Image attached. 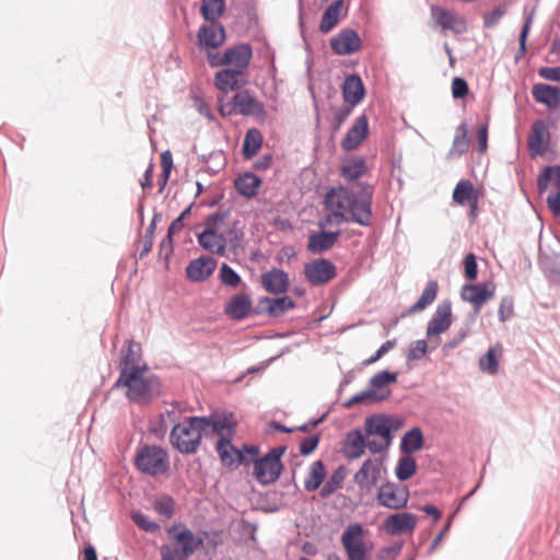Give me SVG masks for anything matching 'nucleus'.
Listing matches in <instances>:
<instances>
[{"instance_id":"4d7b16f0","label":"nucleus","mask_w":560,"mask_h":560,"mask_svg":"<svg viewBox=\"0 0 560 560\" xmlns=\"http://www.w3.org/2000/svg\"><path fill=\"white\" fill-rule=\"evenodd\" d=\"M428 352V342L425 340H417L411 343L407 358L408 360H419Z\"/></svg>"},{"instance_id":"a19ab883","label":"nucleus","mask_w":560,"mask_h":560,"mask_svg":"<svg viewBox=\"0 0 560 560\" xmlns=\"http://www.w3.org/2000/svg\"><path fill=\"white\" fill-rule=\"evenodd\" d=\"M469 138H468V128L465 122L460 124L456 130L455 136L452 142V147L450 149L451 158H458L463 155L469 149Z\"/></svg>"},{"instance_id":"ea45409f","label":"nucleus","mask_w":560,"mask_h":560,"mask_svg":"<svg viewBox=\"0 0 560 560\" xmlns=\"http://www.w3.org/2000/svg\"><path fill=\"white\" fill-rule=\"evenodd\" d=\"M343 0H336L324 11L319 30L322 33H329L339 22Z\"/></svg>"},{"instance_id":"423d86ee","label":"nucleus","mask_w":560,"mask_h":560,"mask_svg":"<svg viewBox=\"0 0 560 560\" xmlns=\"http://www.w3.org/2000/svg\"><path fill=\"white\" fill-rule=\"evenodd\" d=\"M284 447H275L270 450L260 459L254 460V476L261 485L275 482L282 470L281 456Z\"/></svg>"},{"instance_id":"4be33fe9","label":"nucleus","mask_w":560,"mask_h":560,"mask_svg":"<svg viewBox=\"0 0 560 560\" xmlns=\"http://www.w3.org/2000/svg\"><path fill=\"white\" fill-rule=\"evenodd\" d=\"M416 526L417 516L408 512L392 514L383 522L384 530L392 536L412 533Z\"/></svg>"},{"instance_id":"8fccbe9b","label":"nucleus","mask_w":560,"mask_h":560,"mask_svg":"<svg viewBox=\"0 0 560 560\" xmlns=\"http://www.w3.org/2000/svg\"><path fill=\"white\" fill-rule=\"evenodd\" d=\"M161 167L162 172L158 177L159 192H162L166 186L173 168V155L170 151L161 153Z\"/></svg>"},{"instance_id":"5fc2aeb1","label":"nucleus","mask_w":560,"mask_h":560,"mask_svg":"<svg viewBox=\"0 0 560 560\" xmlns=\"http://www.w3.org/2000/svg\"><path fill=\"white\" fill-rule=\"evenodd\" d=\"M132 520L137 524V526L149 533H155L160 528L159 524H156L148 515L141 512L133 513Z\"/></svg>"},{"instance_id":"f704fd0d","label":"nucleus","mask_w":560,"mask_h":560,"mask_svg":"<svg viewBox=\"0 0 560 560\" xmlns=\"http://www.w3.org/2000/svg\"><path fill=\"white\" fill-rule=\"evenodd\" d=\"M252 308V300L245 294L234 295L225 306V313L233 319L245 318Z\"/></svg>"},{"instance_id":"473e14b6","label":"nucleus","mask_w":560,"mask_h":560,"mask_svg":"<svg viewBox=\"0 0 560 560\" xmlns=\"http://www.w3.org/2000/svg\"><path fill=\"white\" fill-rule=\"evenodd\" d=\"M243 74L244 72L232 68L223 69L215 73L214 84L217 89L224 93L236 90L244 83L242 80Z\"/></svg>"},{"instance_id":"49530a36","label":"nucleus","mask_w":560,"mask_h":560,"mask_svg":"<svg viewBox=\"0 0 560 560\" xmlns=\"http://www.w3.org/2000/svg\"><path fill=\"white\" fill-rule=\"evenodd\" d=\"M326 476L325 466L322 460L311 465L308 475L305 478L304 487L307 491H315L319 488Z\"/></svg>"},{"instance_id":"72a5a7b5","label":"nucleus","mask_w":560,"mask_h":560,"mask_svg":"<svg viewBox=\"0 0 560 560\" xmlns=\"http://www.w3.org/2000/svg\"><path fill=\"white\" fill-rule=\"evenodd\" d=\"M393 429V421L388 417L378 416L370 417L365 420V433L368 436L377 435L381 439H385L390 443L392 435L390 430Z\"/></svg>"},{"instance_id":"9d476101","label":"nucleus","mask_w":560,"mask_h":560,"mask_svg":"<svg viewBox=\"0 0 560 560\" xmlns=\"http://www.w3.org/2000/svg\"><path fill=\"white\" fill-rule=\"evenodd\" d=\"M232 440L219 439L217 442V452L221 463L226 467H237L242 464H248L250 458L254 459L258 455V447L254 445H244L243 450L236 448L231 443Z\"/></svg>"},{"instance_id":"1a4fd4ad","label":"nucleus","mask_w":560,"mask_h":560,"mask_svg":"<svg viewBox=\"0 0 560 560\" xmlns=\"http://www.w3.org/2000/svg\"><path fill=\"white\" fill-rule=\"evenodd\" d=\"M253 52L248 45H238L229 48L222 56L208 52V61L211 67L232 66V69L244 72L247 68Z\"/></svg>"},{"instance_id":"79ce46f5","label":"nucleus","mask_w":560,"mask_h":560,"mask_svg":"<svg viewBox=\"0 0 560 560\" xmlns=\"http://www.w3.org/2000/svg\"><path fill=\"white\" fill-rule=\"evenodd\" d=\"M261 184V179L252 173H246L238 176L235 180V187L237 191L246 197H253L257 194V190Z\"/></svg>"},{"instance_id":"a878e982","label":"nucleus","mask_w":560,"mask_h":560,"mask_svg":"<svg viewBox=\"0 0 560 560\" xmlns=\"http://www.w3.org/2000/svg\"><path fill=\"white\" fill-rule=\"evenodd\" d=\"M217 267V261L210 256H201L191 260L186 267V276L194 282L208 279Z\"/></svg>"},{"instance_id":"9b49d317","label":"nucleus","mask_w":560,"mask_h":560,"mask_svg":"<svg viewBox=\"0 0 560 560\" xmlns=\"http://www.w3.org/2000/svg\"><path fill=\"white\" fill-rule=\"evenodd\" d=\"M341 544L348 560H368V548L364 542L362 525L358 523L350 524L341 536Z\"/></svg>"},{"instance_id":"ddd939ff","label":"nucleus","mask_w":560,"mask_h":560,"mask_svg":"<svg viewBox=\"0 0 560 560\" xmlns=\"http://www.w3.org/2000/svg\"><path fill=\"white\" fill-rule=\"evenodd\" d=\"M306 280L313 285L328 283L337 276L336 266L328 259H315L304 266Z\"/></svg>"},{"instance_id":"f3484780","label":"nucleus","mask_w":560,"mask_h":560,"mask_svg":"<svg viewBox=\"0 0 560 560\" xmlns=\"http://www.w3.org/2000/svg\"><path fill=\"white\" fill-rule=\"evenodd\" d=\"M409 499V491L400 488L395 483H384L377 492V502L380 505L390 510H399L405 508Z\"/></svg>"},{"instance_id":"f257e3e1","label":"nucleus","mask_w":560,"mask_h":560,"mask_svg":"<svg viewBox=\"0 0 560 560\" xmlns=\"http://www.w3.org/2000/svg\"><path fill=\"white\" fill-rule=\"evenodd\" d=\"M115 385L125 387L127 398L140 405L149 404L161 394L160 381L149 372L147 365L121 369Z\"/></svg>"},{"instance_id":"3c124183","label":"nucleus","mask_w":560,"mask_h":560,"mask_svg":"<svg viewBox=\"0 0 560 560\" xmlns=\"http://www.w3.org/2000/svg\"><path fill=\"white\" fill-rule=\"evenodd\" d=\"M140 352H141L140 345L135 341H129L127 352L124 354V357L121 359V364H122L121 369H127L128 366L141 368L138 364L139 360H140Z\"/></svg>"},{"instance_id":"393cba45","label":"nucleus","mask_w":560,"mask_h":560,"mask_svg":"<svg viewBox=\"0 0 560 560\" xmlns=\"http://www.w3.org/2000/svg\"><path fill=\"white\" fill-rule=\"evenodd\" d=\"M369 136V120L365 115L355 118L354 122L341 140V148L345 151L358 149Z\"/></svg>"},{"instance_id":"7c9ffc66","label":"nucleus","mask_w":560,"mask_h":560,"mask_svg":"<svg viewBox=\"0 0 560 560\" xmlns=\"http://www.w3.org/2000/svg\"><path fill=\"white\" fill-rule=\"evenodd\" d=\"M532 94L534 100L546 105L548 108H557L560 104V89L558 86L538 83L533 86Z\"/></svg>"},{"instance_id":"f8f14e48","label":"nucleus","mask_w":560,"mask_h":560,"mask_svg":"<svg viewBox=\"0 0 560 560\" xmlns=\"http://www.w3.org/2000/svg\"><path fill=\"white\" fill-rule=\"evenodd\" d=\"M207 223L211 229L228 242H237L243 237V225L231 218V212H217L210 215Z\"/></svg>"},{"instance_id":"13d9d810","label":"nucleus","mask_w":560,"mask_h":560,"mask_svg":"<svg viewBox=\"0 0 560 560\" xmlns=\"http://www.w3.org/2000/svg\"><path fill=\"white\" fill-rule=\"evenodd\" d=\"M389 444L390 443H388L387 440L381 439L377 435H374V436L366 435L365 446L369 448V451L371 453H374V454L381 453V452L385 451L389 446Z\"/></svg>"},{"instance_id":"aec40b11","label":"nucleus","mask_w":560,"mask_h":560,"mask_svg":"<svg viewBox=\"0 0 560 560\" xmlns=\"http://www.w3.org/2000/svg\"><path fill=\"white\" fill-rule=\"evenodd\" d=\"M482 191L477 188L469 179H460L454 190L453 200L459 207H467L470 210H477L478 200Z\"/></svg>"},{"instance_id":"f03ea898","label":"nucleus","mask_w":560,"mask_h":560,"mask_svg":"<svg viewBox=\"0 0 560 560\" xmlns=\"http://www.w3.org/2000/svg\"><path fill=\"white\" fill-rule=\"evenodd\" d=\"M206 423V417H189L175 424L170 434L172 446L183 454H195L200 446Z\"/></svg>"},{"instance_id":"6e6d98bb","label":"nucleus","mask_w":560,"mask_h":560,"mask_svg":"<svg viewBox=\"0 0 560 560\" xmlns=\"http://www.w3.org/2000/svg\"><path fill=\"white\" fill-rule=\"evenodd\" d=\"M221 281L230 287H236L241 282L240 276L226 264H223L220 270Z\"/></svg>"},{"instance_id":"c03bdc74","label":"nucleus","mask_w":560,"mask_h":560,"mask_svg":"<svg viewBox=\"0 0 560 560\" xmlns=\"http://www.w3.org/2000/svg\"><path fill=\"white\" fill-rule=\"evenodd\" d=\"M225 10V0H202L200 12L208 22H217Z\"/></svg>"},{"instance_id":"09e8293b","label":"nucleus","mask_w":560,"mask_h":560,"mask_svg":"<svg viewBox=\"0 0 560 560\" xmlns=\"http://www.w3.org/2000/svg\"><path fill=\"white\" fill-rule=\"evenodd\" d=\"M501 353V347L490 348L487 353L480 358L479 365L481 371L489 374H497L499 371L498 355Z\"/></svg>"},{"instance_id":"69168bd1","label":"nucleus","mask_w":560,"mask_h":560,"mask_svg":"<svg viewBox=\"0 0 560 560\" xmlns=\"http://www.w3.org/2000/svg\"><path fill=\"white\" fill-rule=\"evenodd\" d=\"M319 438L317 435L304 439L300 444V453L304 456L310 455L317 447Z\"/></svg>"},{"instance_id":"864d4df0","label":"nucleus","mask_w":560,"mask_h":560,"mask_svg":"<svg viewBox=\"0 0 560 560\" xmlns=\"http://www.w3.org/2000/svg\"><path fill=\"white\" fill-rule=\"evenodd\" d=\"M154 511L166 518H171L175 510V501L168 495L158 498L153 503Z\"/></svg>"},{"instance_id":"0eeeda50","label":"nucleus","mask_w":560,"mask_h":560,"mask_svg":"<svg viewBox=\"0 0 560 560\" xmlns=\"http://www.w3.org/2000/svg\"><path fill=\"white\" fill-rule=\"evenodd\" d=\"M397 381V374L388 371H382L371 378V389L354 395L348 405L352 404H370L386 399L390 392L385 386Z\"/></svg>"},{"instance_id":"a18cd8bd","label":"nucleus","mask_w":560,"mask_h":560,"mask_svg":"<svg viewBox=\"0 0 560 560\" xmlns=\"http://www.w3.org/2000/svg\"><path fill=\"white\" fill-rule=\"evenodd\" d=\"M423 444V434L419 428L407 431L401 439V451L406 454H412L419 451Z\"/></svg>"},{"instance_id":"4468645a","label":"nucleus","mask_w":560,"mask_h":560,"mask_svg":"<svg viewBox=\"0 0 560 560\" xmlns=\"http://www.w3.org/2000/svg\"><path fill=\"white\" fill-rule=\"evenodd\" d=\"M319 232L310 234L306 248L312 254H322L329 250L338 241L341 234V228L338 225H328L325 229L319 226Z\"/></svg>"},{"instance_id":"a211bd4d","label":"nucleus","mask_w":560,"mask_h":560,"mask_svg":"<svg viewBox=\"0 0 560 560\" xmlns=\"http://www.w3.org/2000/svg\"><path fill=\"white\" fill-rule=\"evenodd\" d=\"M431 15L443 31H452L456 34H462L467 30L465 18L457 14L455 11L433 4L431 5Z\"/></svg>"},{"instance_id":"c756f323","label":"nucleus","mask_w":560,"mask_h":560,"mask_svg":"<svg viewBox=\"0 0 560 560\" xmlns=\"http://www.w3.org/2000/svg\"><path fill=\"white\" fill-rule=\"evenodd\" d=\"M341 91L345 102L350 106L359 104L365 95L363 82L357 74H350L345 79Z\"/></svg>"},{"instance_id":"e433bc0d","label":"nucleus","mask_w":560,"mask_h":560,"mask_svg":"<svg viewBox=\"0 0 560 560\" xmlns=\"http://www.w3.org/2000/svg\"><path fill=\"white\" fill-rule=\"evenodd\" d=\"M368 172L365 160L361 156H351L342 161L340 174L348 180H355Z\"/></svg>"},{"instance_id":"58836bf2","label":"nucleus","mask_w":560,"mask_h":560,"mask_svg":"<svg viewBox=\"0 0 560 560\" xmlns=\"http://www.w3.org/2000/svg\"><path fill=\"white\" fill-rule=\"evenodd\" d=\"M438 292L439 283L435 280L429 281L423 289L419 300L409 307L407 314L410 315L425 310L435 301Z\"/></svg>"},{"instance_id":"6e6552de","label":"nucleus","mask_w":560,"mask_h":560,"mask_svg":"<svg viewBox=\"0 0 560 560\" xmlns=\"http://www.w3.org/2000/svg\"><path fill=\"white\" fill-rule=\"evenodd\" d=\"M454 320L452 302L444 300L439 303L432 317L428 322L425 335L433 348H436L440 342V336L446 332L452 326Z\"/></svg>"},{"instance_id":"0e129e2a","label":"nucleus","mask_w":560,"mask_h":560,"mask_svg":"<svg viewBox=\"0 0 560 560\" xmlns=\"http://www.w3.org/2000/svg\"><path fill=\"white\" fill-rule=\"evenodd\" d=\"M538 74L545 80L560 82V66L542 67L538 70Z\"/></svg>"},{"instance_id":"37998d69","label":"nucleus","mask_w":560,"mask_h":560,"mask_svg":"<svg viewBox=\"0 0 560 560\" xmlns=\"http://www.w3.org/2000/svg\"><path fill=\"white\" fill-rule=\"evenodd\" d=\"M262 144V136L258 129H249L243 141V154L245 159L254 158L260 150Z\"/></svg>"},{"instance_id":"5701e85b","label":"nucleus","mask_w":560,"mask_h":560,"mask_svg":"<svg viewBox=\"0 0 560 560\" xmlns=\"http://www.w3.org/2000/svg\"><path fill=\"white\" fill-rule=\"evenodd\" d=\"M550 132L545 121L536 120L532 125L527 138V147L532 156L542 155L549 145Z\"/></svg>"},{"instance_id":"bb28decb","label":"nucleus","mask_w":560,"mask_h":560,"mask_svg":"<svg viewBox=\"0 0 560 560\" xmlns=\"http://www.w3.org/2000/svg\"><path fill=\"white\" fill-rule=\"evenodd\" d=\"M261 285L271 294H282L289 289V276L285 271L273 268L261 275Z\"/></svg>"},{"instance_id":"39448f33","label":"nucleus","mask_w":560,"mask_h":560,"mask_svg":"<svg viewBox=\"0 0 560 560\" xmlns=\"http://www.w3.org/2000/svg\"><path fill=\"white\" fill-rule=\"evenodd\" d=\"M136 467L150 476L164 474L170 466L167 453L158 446H144L137 452Z\"/></svg>"},{"instance_id":"bf43d9fd","label":"nucleus","mask_w":560,"mask_h":560,"mask_svg":"<svg viewBox=\"0 0 560 560\" xmlns=\"http://www.w3.org/2000/svg\"><path fill=\"white\" fill-rule=\"evenodd\" d=\"M513 313H514L513 299L510 296L503 298L500 302V306H499V311H498L499 319L501 322H505L512 317Z\"/></svg>"},{"instance_id":"c85d7f7f","label":"nucleus","mask_w":560,"mask_h":560,"mask_svg":"<svg viewBox=\"0 0 560 560\" xmlns=\"http://www.w3.org/2000/svg\"><path fill=\"white\" fill-rule=\"evenodd\" d=\"M198 40L202 48H217L225 40L224 28L215 22L203 25L198 32Z\"/></svg>"},{"instance_id":"2eb2a0df","label":"nucleus","mask_w":560,"mask_h":560,"mask_svg":"<svg viewBox=\"0 0 560 560\" xmlns=\"http://www.w3.org/2000/svg\"><path fill=\"white\" fill-rule=\"evenodd\" d=\"M383 462L381 459H366L361 468L354 474V482L360 489L371 492L377 485L384 472Z\"/></svg>"},{"instance_id":"cd10ccee","label":"nucleus","mask_w":560,"mask_h":560,"mask_svg":"<svg viewBox=\"0 0 560 560\" xmlns=\"http://www.w3.org/2000/svg\"><path fill=\"white\" fill-rule=\"evenodd\" d=\"M372 212H329V214L318 222V226L322 229L328 225L341 226L345 222H355L360 225H369L371 222Z\"/></svg>"},{"instance_id":"dca6fc26","label":"nucleus","mask_w":560,"mask_h":560,"mask_svg":"<svg viewBox=\"0 0 560 560\" xmlns=\"http://www.w3.org/2000/svg\"><path fill=\"white\" fill-rule=\"evenodd\" d=\"M233 109L236 114L243 116H253L259 120H265L267 112L264 104L258 101L248 90L237 92L233 96Z\"/></svg>"},{"instance_id":"e2e57ef3","label":"nucleus","mask_w":560,"mask_h":560,"mask_svg":"<svg viewBox=\"0 0 560 560\" xmlns=\"http://www.w3.org/2000/svg\"><path fill=\"white\" fill-rule=\"evenodd\" d=\"M397 341L396 339H392V340H387L386 342H384L380 348L378 350L376 351V353L372 357H370L369 359H366L364 361V363L366 365H370V364H373L375 363L376 361H378L383 355H385L389 350H392L395 346H396Z\"/></svg>"},{"instance_id":"7ed1b4c3","label":"nucleus","mask_w":560,"mask_h":560,"mask_svg":"<svg viewBox=\"0 0 560 560\" xmlns=\"http://www.w3.org/2000/svg\"><path fill=\"white\" fill-rule=\"evenodd\" d=\"M168 533L173 535L174 544L161 548L162 560H187L202 545L200 538L180 524L173 525Z\"/></svg>"},{"instance_id":"c9c22d12","label":"nucleus","mask_w":560,"mask_h":560,"mask_svg":"<svg viewBox=\"0 0 560 560\" xmlns=\"http://www.w3.org/2000/svg\"><path fill=\"white\" fill-rule=\"evenodd\" d=\"M199 244L212 254L223 255L226 244L224 240L217 234L207 223L205 231L198 236Z\"/></svg>"},{"instance_id":"412c9836","label":"nucleus","mask_w":560,"mask_h":560,"mask_svg":"<svg viewBox=\"0 0 560 560\" xmlns=\"http://www.w3.org/2000/svg\"><path fill=\"white\" fill-rule=\"evenodd\" d=\"M495 285L492 282L482 284H465L460 291V298L474 305L476 311L494 295Z\"/></svg>"},{"instance_id":"774afa93","label":"nucleus","mask_w":560,"mask_h":560,"mask_svg":"<svg viewBox=\"0 0 560 560\" xmlns=\"http://www.w3.org/2000/svg\"><path fill=\"white\" fill-rule=\"evenodd\" d=\"M478 141V151L483 154L488 149V127L487 125H481L478 129L477 133Z\"/></svg>"},{"instance_id":"2f4dec72","label":"nucleus","mask_w":560,"mask_h":560,"mask_svg":"<svg viewBox=\"0 0 560 560\" xmlns=\"http://www.w3.org/2000/svg\"><path fill=\"white\" fill-rule=\"evenodd\" d=\"M365 447V436L360 430L347 433L342 451L348 459L360 458L364 454Z\"/></svg>"},{"instance_id":"603ef678","label":"nucleus","mask_w":560,"mask_h":560,"mask_svg":"<svg viewBox=\"0 0 560 560\" xmlns=\"http://www.w3.org/2000/svg\"><path fill=\"white\" fill-rule=\"evenodd\" d=\"M416 469H417V464H416L415 458H412L410 456L401 457L398 460V464L396 467V477L399 480L405 481V480L409 479L416 472Z\"/></svg>"},{"instance_id":"680f3d73","label":"nucleus","mask_w":560,"mask_h":560,"mask_svg":"<svg viewBox=\"0 0 560 560\" xmlns=\"http://www.w3.org/2000/svg\"><path fill=\"white\" fill-rule=\"evenodd\" d=\"M469 92L467 82L462 78H454L452 81V95L454 98H464Z\"/></svg>"},{"instance_id":"20e7f679","label":"nucleus","mask_w":560,"mask_h":560,"mask_svg":"<svg viewBox=\"0 0 560 560\" xmlns=\"http://www.w3.org/2000/svg\"><path fill=\"white\" fill-rule=\"evenodd\" d=\"M371 189H363L359 197H355L345 187L331 188L325 196L327 210H371Z\"/></svg>"},{"instance_id":"b1692460","label":"nucleus","mask_w":560,"mask_h":560,"mask_svg":"<svg viewBox=\"0 0 560 560\" xmlns=\"http://www.w3.org/2000/svg\"><path fill=\"white\" fill-rule=\"evenodd\" d=\"M206 420L205 430L211 428L219 439L232 440L235 435L237 422L233 413H213Z\"/></svg>"},{"instance_id":"de8ad7c7","label":"nucleus","mask_w":560,"mask_h":560,"mask_svg":"<svg viewBox=\"0 0 560 560\" xmlns=\"http://www.w3.org/2000/svg\"><path fill=\"white\" fill-rule=\"evenodd\" d=\"M556 182L557 189H560V166H546L537 178L539 194L547 190L551 180Z\"/></svg>"},{"instance_id":"338daca9","label":"nucleus","mask_w":560,"mask_h":560,"mask_svg":"<svg viewBox=\"0 0 560 560\" xmlns=\"http://www.w3.org/2000/svg\"><path fill=\"white\" fill-rule=\"evenodd\" d=\"M153 170L154 164L153 162H150L147 170L144 171L142 178L140 179V185L143 191H149L153 187Z\"/></svg>"},{"instance_id":"6ab92c4d","label":"nucleus","mask_w":560,"mask_h":560,"mask_svg":"<svg viewBox=\"0 0 560 560\" xmlns=\"http://www.w3.org/2000/svg\"><path fill=\"white\" fill-rule=\"evenodd\" d=\"M330 47L339 56L352 55L361 49L362 40L355 31L346 28L330 39Z\"/></svg>"},{"instance_id":"4c0bfd02","label":"nucleus","mask_w":560,"mask_h":560,"mask_svg":"<svg viewBox=\"0 0 560 560\" xmlns=\"http://www.w3.org/2000/svg\"><path fill=\"white\" fill-rule=\"evenodd\" d=\"M260 304L264 305L266 312L273 317L281 316L295 306L294 301L287 295L276 299L265 298L260 301Z\"/></svg>"},{"instance_id":"052dcab7","label":"nucleus","mask_w":560,"mask_h":560,"mask_svg":"<svg viewBox=\"0 0 560 560\" xmlns=\"http://www.w3.org/2000/svg\"><path fill=\"white\" fill-rule=\"evenodd\" d=\"M465 277L474 281L477 278L478 266L474 254H468L464 259Z\"/></svg>"}]
</instances>
